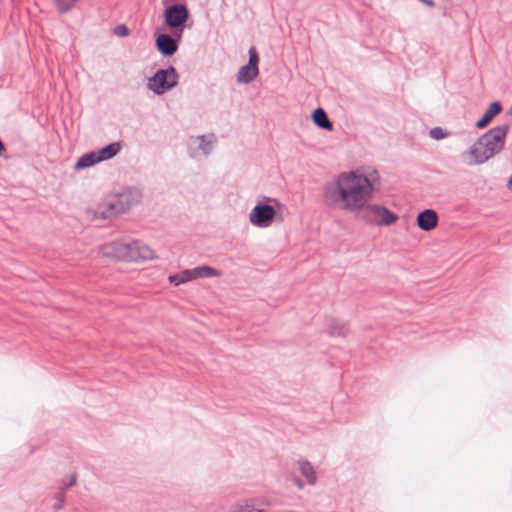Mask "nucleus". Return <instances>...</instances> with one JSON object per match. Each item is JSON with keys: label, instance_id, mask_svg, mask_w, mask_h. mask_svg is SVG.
<instances>
[{"label": "nucleus", "instance_id": "nucleus-9", "mask_svg": "<svg viewBox=\"0 0 512 512\" xmlns=\"http://www.w3.org/2000/svg\"><path fill=\"white\" fill-rule=\"evenodd\" d=\"M275 215L276 211L272 206L257 205L251 210L249 220L254 226L268 227L272 223Z\"/></svg>", "mask_w": 512, "mask_h": 512}, {"label": "nucleus", "instance_id": "nucleus-12", "mask_svg": "<svg viewBox=\"0 0 512 512\" xmlns=\"http://www.w3.org/2000/svg\"><path fill=\"white\" fill-rule=\"evenodd\" d=\"M186 275L189 281L198 279V278H210V277H220L221 272L214 269L210 266H199L193 269H187Z\"/></svg>", "mask_w": 512, "mask_h": 512}, {"label": "nucleus", "instance_id": "nucleus-11", "mask_svg": "<svg viewBox=\"0 0 512 512\" xmlns=\"http://www.w3.org/2000/svg\"><path fill=\"white\" fill-rule=\"evenodd\" d=\"M417 225L423 231H431L438 225V214L432 209H426L417 216Z\"/></svg>", "mask_w": 512, "mask_h": 512}, {"label": "nucleus", "instance_id": "nucleus-15", "mask_svg": "<svg viewBox=\"0 0 512 512\" xmlns=\"http://www.w3.org/2000/svg\"><path fill=\"white\" fill-rule=\"evenodd\" d=\"M312 119L314 123L320 128L331 131L333 129L332 123L329 121L325 111L322 108H317L313 114Z\"/></svg>", "mask_w": 512, "mask_h": 512}, {"label": "nucleus", "instance_id": "nucleus-13", "mask_svg": "<svg viewBox=\"0 0 512 512\" xmlns=\"http://www.w3.org/2000/svg\"><path fill=\"white\" fill-rule=\"evenodd\" d=\"M158 50L166 56L173 55L177 51L176 41L169 35L161 34L156 39Z\"/></svg>", "mask_w": 512, "mask_h": 512}, {"label": "nucleus", "instance_id": "nucleus-23", "mask_svg": "<svg viewBox=\"0 0 512 512\" xmlns=\"http://www.w3.org/2000/svg\"><path fill=\"white\" fill-rule=\"evenodd\" d=\"M196 141L198 142V146L203 149L204 153H207L206 148L203 146L204 143H205V138L203 136L202 137H198L196 139Z\"/></svg>", "mask_w": 512, "mask_h": 512}, {"label": "nucleus", "instance_id": "nucleus-27", "mask_svg": "<svg viewBox=\"0 0 512 512\" xmlns=\"http://www.w3.org/2000/svg\"><path fill=\"white\" fill-rule=\"evenodd\" d=\"M297 485L299 488H302V484L300 482H297Z\"/></svg>", "mask_w": 512, "mask_h": 512}, {"label": "nucleus", "instance_id": "nucleus-17", "mask_svg": "<svg viewBox=\"0 0 512 512\" xmlns=\"http://www.w3.org/2000/svg\"><path fill=\"white\" fill-rule=\"evenodd\" d=\"M300 471L302 475L308 480L309 484H314L316 482V476L313 467L307 461L299 462Z\"/></svg>", "mask_w": 512, "mask_h": 512}, {"label": "nucleus", "instance_id": "nucleus-2", "mask_svg": "<svg viewBox=\"0 0 512 512\" xmlns=\"http://www.w3.org/2000/svg\"><path fill=\"white\" fill-rule=\"evenodd\" d=\"M508 126H498L483 134L465 154L466 164L480 165L499 153L505 144Z\"/></svg>", "mask_w": 512, "mask_h": 512}, {"label": "nucleus", "instance_id": "nucleus-5", "mask_svg": "<svg viewBox=\"0 0 512 512\" xmlns=\"http://www.w3.org/2000/svg\"><path fill=\"white\" fill-rule=\"evenodd\" d=\"M165 24L170 28L171 32L180 37L185 23L189 17L188 9L182 4H172L164 10Z\"/></svg>", "mask_w": 512, "mask_h": 512}, {"label": "nucleus", "instance_id": "nucleus-18", "mask_svg": "<svg viewBox=\"0 0 512 512\" xmlns=\"http://www.w3.org/2000/svg\"><path fill=\"white\" fill-rule=\"evenodd\" d=\"M169 281L174 284L175 286H178L180 284L188 282V277L186 275V271H181L178 274L172 275L169 277Z\"/></svg>", "mask_w": 512, "mask_h": 512}, {"label": "nucleus", "instance_id": "nucleus-21", "mask_svg": "<svg viewBox=\"0 0 512 512\" xmlns=\"http://www.w3.org/2000/svg\"><path fill=\"white\" fill-rule=\"evenodd\" d=\"M346 333H347V327L343 323H339L338 326L334 330L330 331V334L332 336H345Z\"/></svg>", "mask_w": 512, "mask_h": 512}, {"label": "nucleus", "instance_id": "nucleus-26", "mask_svg": "<svg viewBox=\"0 0 512 512\" xmlns=\"http://www.w3.org/2000/svg\"><path fill=\"white\" fill-rule=\"evenodd\" d=\"M509 188L512 190V178L509 181Z\"/></svg>", "mask_w": 512, "mask_h": 512}, {"label": "nucleus", "instance_id": "nucleus-16", "mask_svg": "<svg viewBox=\"0 0 512 512\" xmlns=\"http://www.w3.org/2000/svg\"><path fill=\"white\" fill-rule=\"evenodd\" d=\"M227 512H262L252 501H241L233 504Z\"/></svg>", "mask_w": 512, "mask_h": 512}, {"label": "nucleus", "instance_id": "nucleus-8", "mask_svg": "<svg viewBox=\"0 0 512 512\" xmlns=\"http://www.w3.org/2000/svg\"><path fill=\"white\" fill-rule=\"evenodd\" d=\"M177 73L174 68L158 71L149 79L148 87L157 94H162L177 84Z\"/></svg>", "mask_w": 512, "mask_h": 512}, {"label": "nucleus", "instance_id": "nucleus-6", "mask_svg": "<svg viewBox=\"0 0 512 512\" xmlns=\"http://www.w3.org/2000/svg\"><path fill=\"white\" fill-rule=\"evenodd\" d=\"M120 148L121 147L119 143H111L97 152H90L84 154L76 162L74 168L75 170H81L88 168L94 164H97L101 161L108 160L115 156L120 151Z\"/></svg>", "mask_w": 512, "mask_h": 512}, {"label": "nucleus", "instance_id": "nucleus-22", "mask_svg": "<svg viewBox=\"0 0 512 512\" xmlns=\"http://www.w3.org/2000/svg\"><path fill=\"white\" fill-rule=\"evenodd\" d=\"M114 33L117 36H127L129 34V29L125 25H119L115 28Z\"/></svg>", "mask_w": 512, "mask_h": 512}, {"label": "nucleus", "instance_id": "nucleus-24", "mask_svg": "<svg viewBox=\"0 0 512 512\" xmlns=\"http://www.w3.org/2000/svg\"><path fill=\"white\" fill-rule=\"evenodd\" d=\"M420 2L424 3L428 7H434L435 3L432 0H419Z\"/></svg>", "mask_w": 512, "mask_h": 512}, {"label": "nucleus", "instance_id": "nucleus-20", "mask_svg": "<svg viewBox=\"0 0 512 512\" xmlns=\"http://www.w3.org/2000/svg\"><path fill=\"white\" fill-rule=\"evenodd\" d=\"M430 136L435 140L443 139L447 136V133L442 128L436 127L430 130Z\"/></svg>", "mask_w": 512, "mask_h": 512}, {"label": "nucleus", "instance_id": "nucleus-7", "mask_svg": "<svg viewBox=\"0 0 512 512\" xmlns=\"http://www.w3.org/2000/svg\"><path fill=\"white\" fill-rule=\"evenodd\" d=\"M361 212L368 221L376 225H391L398 220V215L394 212L384 206L370 204V202Z\"/></svg>", "mask_w": 512, "mask_h": 512}, {"label": "nucleus", "instance_id": "nucleus-4", "mask_svg": "<svg viewBox=\"0 0 512 512\" xmlns=\"http://www.w3.org/2000/svg\"><path fill=\"white\" fill-rule=\"evenodd\" d=\"M129 206V194L108 195L103 199L96 213L103 218H110L125 212Z\"/></svg>", "mask_w": 512, "mask_h": 512}, {"label": "nucleus", "instance_id": "nucleus-19", "mask_svg": "<svg viewBox=\"0 0 512 512\" xmlns=\"http://www.w3.org/2000/svg\"><path fill=\"white\" fill-rule=\"evenodd\" d=\"M77 0H55L57 8L61 12L68 11L71 7L74 6Z\"/></svg>", "mask_w": 512, "mask_h": 512}, {"label": "nucleus", "instance_id": "nucleus-14", "mask_svg": "<svg viewBox=\"0 0 512 512\" xmlns=\"http://www.w3.org/2000/svg\"><path fill=\"white\" fill-rule=\"evenodd\" d=\"M501 109L502 107L499 102L495 101L491 103L482 118L477 122V127L480 129L485 128L491 122L493 117L501 112Z\"/></svg>", "mask_w": 512, "mask_h": 512}, {"label": "nucleus", "instance_id": "nucleus-3", "mask_svg": "<svg viewBox=\"0 0 512 512\" xmlns=\"http://www.w3.org/2000/svg\"><path fill=\"white\" fill-rule=\"evenodd\" d=\"M104 257L126 263H143L157 258L155 251L140 240L113 241L101 247Z\"/></svg>", "mask_w": 512, "mask_h": 512}, {"label": "nucleus", "instance_id": "nucleus-25", "mask_svg": "<svg viewBox=\"0 0 512 512\" xmlns=\"http://www.w3.org/2000/svg\"><path fill=\"white\" fill-rule=\"evenodd\" d=\"M75 483H76V474H71L70 475V483H69V485L73 486V485H75Z\"/></svg>", "mask_w": 512, "mask_h": 512}, {"label": "nucleus", "instance_id": "nucleus-1", "mask_svg": "<svg viewBox=\"0 0 512 512\" xmlns=\"http://www.w3.org/2000/svg\"><path fill=\"white\" fill-rule=\"evenodd\" d=\"M374 180L360 171L342 172L325 185L324 202L341 211L359 213L373 197Z\"/></svg>", "mask_w": 512, "mask_h": 512}, {"label": "nucleus", "instance_id": "nucleus-10", "mask_svg": "<svg viewBox=\"0 0 512 512\" xmlns=\"http://www.w3.org/2000/svg\"><path fill=\"white\" fill-rule=\"evenodd\" d=\"M259 57L254 47L249 49V63L240 68L237 74V81L240 83H249L258 75Z\"/></svg>", "mask_w": 512, "mask_h": 512}]
</instances>
